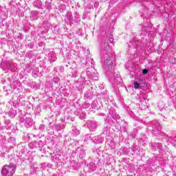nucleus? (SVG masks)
I'll list each match as a JSON object with an SVG mask.
<instances>
[{"mask_svg":"<svg viewBox=\"0 0 176 176\" xmlns=\"http://www.w3.org/2000/svg\"><path fill=\"white\" fill-rule=\"evenodd\" d=\"M111 52H112V48L108 40H106L103 44L100 45V63L102 67H107V69L105 72V75L107 76L109 81L113 87H115L116 85H120L123 80L119 74V72H114L112 69V60H111Z\"/></svg>","mask_w":176,"mask_h":176,"instance_id":"obj_1","label":"nucleus"},{"mask_svg":"<svg viewBox=\"0 0 176 176\" xmlns=\"http://www.w3.org/2000/svg\"><path fill=\"white\" fill-rule=\"evenodd\" d=\"M0 68H1L6 74L16 72L17 71V63H10L9 60H3L0 64Z\"/></svg>","mask_w":176,"mask_h":176,"instance_id":"obj_2","label":"nucleus"},{"mask_svg":"<svg viewBox=\"0 0 176 176\" xmlns=\"http://www.w3.org/2000/svg\"><path fill=\"white\" fill-rule=\"evenodd\" d=\"M151 126H148V130H151L153 135H156L162 131V126L157 120H153L151 122Z\"/></svg>","mask_w":176,"mask_h":176,"instance_id":"obj_3","label":"nucleus"},{"mask_svg":"<svg viewBox=\"0 0 176 176\" xmlns=\"http://www.w3.org/2000/svg\"><path fill=\"white\" fill-rule=\"evenodd\" d=\"M151 148L153 151H158L159 153H161L162 156H164V154L166 155L168 152V147L167 146L163 147L161 143H154L151 145Z\"/></svg>","mask_w":176,"mask_h":176,"instance_id":"obj_4","label":"nucleus"},{"mask_svg":"<svg viewBox=\"0 0 176 176\" xmlns=\"http://www.w3.org/2000/svg\"><path fill=\"white\" fill-rule=\"evenodd\" d=\"M86 76H88L89 78H92V79H94V80H98V76L91 73V72L89 70V69H87L86 72H82L81 73L80 77L82 78V79H85Z\"/></svg>","mask_w":176,"mask_h":176,"instance_id":"obj_5","label":"nucleus"},{"mask_svg":"<svg viewBox=\"0 0 176 176\" xmlns=\"http://www.w3.org/2000/svg\"><path fill=\"white\" fill-rule=\"evenodd\" d=\"M20 123H24V126L28 129V127H31L32 126V119L30 118H26L25 116L19 119Z\"/></svg>","mask_w":176,"mask_h":176,"instance_id":"obj_6","label":"nucleus"},{"mask_svg":"<svg viewBox=\"0 0 176 176\" xmlns=\"http://www.w3.org/2000/svg\"><path fill=\"white\" fill-rule=\"evenodd\" d=\"M152 27L153 25L151 23H147L146 25H143L142 28V32L140 34L141 36H142V35H148V34H150Z\"/></svg>","mask_w":176,"mask_h":176,"instance_id":"obj_7","label":"nucleus"},{"mask_svg":"<svg viewBox=\"0 0 176 176\" xmlns=\"http://www.w3.org/2000/svg\"><path fill=\"white\" fill-rule=\"evenodd\" d=\"M90 108L98 110V109L100 108V104H98V100H94L91 104L89 103H85V109H90Z\"/></svg>","mask_w":176,"mask_h":176,"instance_id":"obj_8","label":"nucleus"},{"mask_svg":"<svg viewBox=\"0 0 176 176\" xmlns=\"http://www.w3.org/2000/svg\"><path fill=\"white\" fill-rule=\"evenodd\" d=\"M11 89H13V90H16L18 93L20 92V90H21V82L19 81H12V82L10 84Z\"/></svg>","mask_w":176,"mask_h":176,"instance_id":"obj_9","label":"nucleus"},{"mask_svg":"<svg viewBox=\"0 0 176 176\" xmlns=\"http://www.w3.org/2000/svg\"><path fill=\"white\" fill-rule=\"evenodd\" d=\"M140 45H141V43L138 41V38H135L129 43L128 46L129 47H131V46H133L134 49H135L137 47H140Z\"/></svg>","mask_w":176,"mask_h":176,"instance_id":"obj_10","label":"nucleus"},{"mask_svg":"<svg viewBox=\"0 0 176 176\" xmlns=\"http://www.w3.org/2000/svg\"><path fill=\"white\" fill-rule=\"evenodd\" d=\"M87 126L90 131H94L97 129V122L96 121L89 120L87 122Z\"/></svg>","mask_w":176,"mask_h":176,"instance_id":"obj_11","label":"nucleus"},{"mask_svg":"<svg viewBox=\"0 0 176 176\" xmlns=\"http://www.w3.org/2000/svg\"><path fill=\"white\" fill-rule=\"evenodd\" d=\"M109 114L111 116V117L114 119V120H118V119H120V116H119V114L116 113V111H115V109L111 108Z\"/></svg>","mask_w":176,"mask_h":176,"instance_id":"obj_12","label":"nucleus"},{"mask_svg":"<svg viewBox=\"0 0 176 176\" xmlns=\"http://www.w3.org/2000/svg\"><path fill=\"white\" fill-rule=\"evenodd\" d=\"M92 141L94 144H102L104 142V138L101 135L92 137Z\"/></svg>","mask_w":176,"mask_h":176,"instance_id":"obj_13","label":"nucleus"},{"mask_svg":"<svg viewBox=\"0 0 176 176\" xmlns=\"http://www.w3.org/2000/svg\"><path fill=\"white\" fill-rule=\"evenodd\" d=\"M48 61H50V63H54L56 60H57V57L56 56V53L54 52L51 51L49 52L48 55Z\"/></svg>","mask_w":176,"mask_h":176,"instance_id":"obj_14","label":"nucleus"},{"mask_svg":"<svg viewBox=\"0 0 176 176\" xmlns=\"http://www.w3.org/2000/svg\"><path fill=\"white\" fill-rule=\"evenodd\" d=\"M72 134L74 137H76L80 134V131L76 127V124H74L72 127Z\"/></svg>","mask_w":176,"mask_h":176,"instance_id":"obj_15","label":"nucleus"},{"mask_svg":"<svg viewBox=\"0 0 176 176\" xmlns=\"http://www.w3.org/2000/svg\"><path fill=\"white\" fill-rule=\"evenodd\" d=\"M100 98H102V100H104L107 101V102H109V101L108 100L109 98V95L108 94L107 90H104L103 91L101 92Z\"/></svg>","mask_w":176,"mask_h":176,"instance_id":"obj_16","label":"nucleus"},{"mask_svg":"<svg viewBox=\"0 0 176 176\" xmlns=\"http://www.w3.org/2000/svg\"><path fill=\"white\" fill-rule=\"evenodd\" d=\"M41 28L43 29V32H47L50 30V23L49 22H44Z\"/></svg>","mask_w":176,"mask_h":176,"instance_id":"obj_17","label":"nucleus"},{"mask_svg":"<svg viewBox=\"0 0 176 176\" xmlns=\"http://www.w3.org/2000/svg\"><path fill=\"white\" fill-rule=\"evenodd\" d=\"M34 6L37 8V9H43V5H42V1H41V0L34 1Z\"/></svg>","mask_w":176,"mask_h":176,"instance_id":"obj_18","label":"nucleus"},{"mask_svg":"<svg viewBox=\"0 0 176 176\" xmlns=\"http://www.w3.org/2000/svg\"><path fill=\"white\" fill-rule=\"evenodd\" d=\"M31 20H38V11L33 10L30 12Z\"/></svg>","mask_w":176,"mask_h":176,"instance_id":"obj_19","label":"nucleus"},{"mask_svg":"<svg viewBox=\"0 0 176 176\" xmlns=\"http://www.w3.org/2000/svg\"><path fill=\"white\" fill-rule=\"evenodd\" d=\"M74 122H75V118L67 116L65 119V123H69L70 124H74Z\"/></svg>","mask_w":176,"mask_h":176,"instance_id":"obj_20","label":"nucleus"},{"mask_svg":"<svg viewBox=\"0 0 176 176\" xmlns=\"http://www.w3.org/2000/svg\"><path fill=\"white\" fill-rule=\"evenodd\" d=\"M90 171H96V168H97V164L94 162H91L89 164L87 165Z\"/></svg>","mask_w":176,"mask_h":176,"instance_id":"obj_21","label":"nucleus"},{"mask_svg":"<svg viewBox=\"0 0 176 176\" xmlns=\"http://www.w3.org/2000/svg\"><path fill=\"white\" fill-rule=\"evenodd\" d=\"M28 145L31 149H35V148H38V146H39V144H38V142H36V141L32 142L29 143Z\"/></svg>","mask_w":176,"mask_h":176,"instance_id":"obj_22","label":"nucleus"},{"mask_svg":"<svg viewBox=\"0 0 176 176\" xmlns=\"http://www.w3.org/2000/svg\"><path fill=\"white\" fill-rule=\"evenodd\" d=\"M32 76L34 78H38L39 76V69L38 67L33 69Z\"/></svg>","mask_w":176,"mask_h":176,"instance_id":"obj_23","label":"nucleus"},{"mask_svg":"<svg viewBox=\"0 0 176 176\" xmlns=\"http://www.w3.org/2000/svg\"><path fill=\"white\" fill-rule=\"evenodd\" d=\"M78 155H79L80 159H83V157H85V156H86V153H85V151L80 149Z\"/></svg>","mask_w":176,"mask_h":176,"instance_id":"obj_24","label":"nucleus"},{"mask_svg":"<svg viewBox=\"0 0 176 176\" xmlns=\"http://www.w3.org/2000/svg\"><path fill=\"white\" fill-rule=\"evenodd\" d=\"M138 2L142 3V6H144V8H146V5H148V3L149 1L147 0H138Z\"/></svg>","mask_w":176,"mask_h":176,"instance_id":"obj_25","label":"nucleus"},{"mask_svg":"<svg viewBox=\"0 0 176 176\" xmlns=\"http://www.w3.org/2000/svg\"><path fill=\"white\" fill-rule=\"evenodd\" d=\"M168 141H170V144L173 145V146H176V137L170 138Z\"/></svg>","mask_w":176,"mask_h":176,"instance_id":"obj_26","label":"nucleus"},{"mask_svg":"<svg viewBox=\"0 0 176 176\" xmlns=\"http://www.w3.org/2000/svg\"><path fill=\"white\" fill-rule=\"evenodd\" d=\"M45 8L47 10H52V3L45 1Z\"/></svg>","mask_w":176,"mask_h":176,"instance_id":"obj_27","label":"nucleus"},{"mask_svg":"<svg viewBox=\"0 0 176 176\" xmlns=\"http://www.w3.org/2000/svg\"><path fill=\"white\" fill-rule=\"evenodd\" d=\"M24 72H25V74H30V72H31V67H30V65H25V68L24 69Z\"/></svg>","mask_w":176,"mask_h":176,"instance_id":"obj_28","label":"nucleus"},{"mask_svg":"<svg viewBox=\"0 0 176 176\" xmlns=\"http://www.w3.org/2000/svg\"><path fill=\"white\" fill-rule=\"evenodd\" d=\"M92 138H93V136L91 135V134L90 135H87L85 138V142H87V141H90V140H92Z\"/></svg>","mask_w":176,"mask_h":176,"instance_id":"obj_29","label":"nucleus"},{"mask_svg":"<svg viewBox=\"0 0 176 176\" xmlns=\"http://www.w3.org/2000/svg\"><path fill=\"white\" fill-rule=\"evenodd\" d=\"M8 142H11L13 144H16V138H13V137L10 138L8 139Z\"/></svg>","mask_w":176,"mask_h":176,"instance_id":"obj_30","label":"nucleus"},{"mask_svg":"<svg viewBox=\"0 0 176 176\" xmlns=\"http://www.w3.org/2000/svg\"><path fill=\"white\" fill-rule=\"evenodd\" d=\"M141 105L142 109H146V108H148V106L146 105V102H142Z\"/></svg>","mask_w":176,"mask_h":176,"instance_id":"obj_31","label":"nucleus"},{"mask_svg":"<svg viewBox=\"0 0 176 176\" xmlns=\"http://www.w3.org/2000/svg\"><path fill=\"white\" fill-rule=\"evenodd\" d=\"M25 75H27V73H25V72L23 70L20 72L19 76H20L21 79H23V78L24 76H25Z\"/></svg>","mask_w":176,"mask_h":176,"instance_id":"obj_32","label":"nucleus"},{"mask_svg":"<svg viewBox=\"0 0 176 176\" xmlns=\"http://www.w3.org/2000/svg\"><path fill=\"white\" fill-rule=\"evenodd\" d=\"M85 98H87V100H89V99L91 98V93H90V92H87V93L85 94Z\"/></svg>","mask_w":176,"mask_h":176,"instance_id":"obj_33","label":"nucleus"},{"mask_svg":"<svg viewBox=\"0 0 176 176\" xmlns=\"http://www.w3.org/2000/svg\"><path fill=\"white\" fill-rule=\"evenodd\" d=\"M109 41L111 43H112V42H113V34H109Z\"/></svg>","mask_w":176,"mask_h":176,"instance_id":"obj_34","label":"nucleus"},{"mask_svg":"<svg viewBox=\"0 0 176 176\" xmlns=\"http://www.w3.org/2000/svg\"><path fill=\"white\" fill-rule=\"evenodd\" d=\"M9 115H10V116H11V118H14V116H16V111L12 110L9 112Z\"/></svg>","mask_w":176,"mask_h":176,"instance_id":"obj_35","label":"nucleus"},{"mask_svg":"<svg viewBox=\"0 0 176 176\" xmlns=\"http://www.w3.org/2000/svg\"><path fill=\"white\" fill-rule=\"evenodd\" d=\"M64 124H58L56 126L57 130L61 131L64 129Z\"/></svg>","mask_w":176,"mask_h":176,"instance_id":"obj_36","label":"nucleus"},{"mask_svg":"<svg viewBox=\"0 0 176 176\" xmlns=\"http://www.w3.org/2000/svg\"><path fill=\"white\" fill-rule=\"evenodd\" d=\"M133 87L134 89H140V83L138 82H133Z\"/></svg>","mask_w":176,"mask_h":176,"instance_id":"obj_37","label":"nucleus"},{"mask_svg":"<svg viewBox=\"0 0 176 176\" xmlns=\"http://www.w3.org/2000/svg\"><path fill=\"white\" fill-rule=\"evenodd\" d=\"M148 72H149V69H144L142 71V73L143 74V75H146V74H148Z\"/></svg>","mask_w":176,"mask_h":176,"instance_id":"obj_38","label":"nucleus"},{"mask_svg":"<svg viewBox=\"0 0 176 176\" xmlns=\"http://www.w3.org/2000/svg\"><path fill=\"white\" fill-rule=\"evenodd\" d=\"M102 134H104V135H107L108 134V128H104Z\"/></svg>","mask_w":176,"mask_h":176,"instance_id":"obj_39","label":"nucleus"},{"mask_svg":"<svg viewBox=\"0 0 176 176\" xmlns=\"http://www.w3.org/2000/svg\"><path fill=\"white\" fill-rule=\"evenodd\" d=\"M149 1L151 2L153 5H156L157 0H150Z\"/></svg>","mask_w":176,"mask_h":176,"instance_id":"obj_40","label":"nucleus"},{"mask_svg":"<svg viewBox=\"0 0 176 176\" xmlns=\"http://www.w3.org/2000/svg\"><path fill=\"white\" fill-rule=\"evenodd\" d=\"M28 46L30 47V49H32L34 47V43H30V45H28Z\"/></svg>","mask_w":176,"mask_h":176,"instance_id":"obj_41","label":"nucleus"},{"mask_svg":"<svg viewBox=\"0 0 176 176\" xmlns=\"http://www.w3.org/2000/svg\"><path fill=\"white\" fill-rule=\"evenodd\" d=\"M32 54H34V52H30L28 54V57H32Z\"/></svg>","mask_w":176,"mask_h":176,"instance_id":"obj_42","label":"nucleus"},{"mask_svg":"<svg viewBox=\"0 0 176 176\" xmlns=\"http://www.w3.org/2000/svg\"><path fill=\"white\" fill-rule=\"evenodd\" d=\"M6 124H9V123H10V120H7V121H6Z\"/></svg>","mask_w":176,"mask_h":176,"instance_id":"obj_43","label":"nucleus"},{"mask_svg":"<svg viewBox=\"0 0 176 176\" xmlns=\"http://www.w3.org/2000/svg\"><path fill=\"white\" fill-rule=\"evenodd\" d=\"M6 130H9V129H10V127H9V126H6Z\"/></svg>","mask_w":176,"mask_h":176,"instance_id":"obj_44","label":"nucleus"},{"mask_svg":"<svg viewBox=\"0 0 176 176\" xmlns=\"http://www.w3.org/2000/svg\"><path fill=\"white\" fill-rule=\"evenodd\" d=\"M146 140H147V138H146V137L145 136V137H144V141H145V142H146Z\"/></svg>","mask_w":176,"mask_h":176,"instance_id":"obj_45","label":"nucleus"},{"mask_svg":"<svg viewBox=\"0 0 176 176\" xmlns=\"http://www.w3.org/2000/svg\"><path fill=\"white\" fill-rule=\"evenodd\" d=\"M142 83H145V80H142Z\"/></svg>","mask_w":176,"mask_h":176,"instance_id":"obj_46","label":"nucleus"},{"mask_svg":"<svg viewBox=\"0 0 176 176\" xmlns=\"http://www.w3.org/2000/svg\"><path fill=\"white\" fill-rule=\"evenodd\" d=\"M1 25H3V24H2V23H0V27H1Z\"/></svg>","mask_w":176,"mask_h":176,"instance_id":"obj_47","label":"nucleus"},{"mask_svg":"<svg viewBox=\"0 0 176 176\" xmlns=\"http://www.w3.org/2000/svg\"><path fill=\"white\" fill-rule=\"evenodd\" d=\"M143 100H144V101H146V98H143Z\"/></svg>","mask_w":176,"mask_h":176,"instance_id":"obj_48","label":"nucleus"},{"mask_svg":"<svg viewBox=\"0 0 176 176\" xmlns=\"http://www.w3.org/2000/svg\"><path fill=\"white\" fill-rule=\"evenodd\" d=\"M141 141H142L144 139L142 138H140Z\"/></svg>","mask_w":176,"mask_h":176,"instance_id":"obj_49","label":"nucleus"},{"mask_svg":"<svg viewBox=\"0 0 176 176\" xmlns=\"http://www.w3.org/2000/svg\"><path fill=\"white\" fill-rule=\"evenodd\" d=\"M124 155H127V152H125V153H124Z\"/></svg>","mask_w":176,"mask_h":176,"instance_id":"obj_50","label":"nucleus"},{"mask_svg":"<svg viewBox=\"0 0 176 176\" xmlns=\"http://www.w3.org/2000/svg\"><path fill=\"white\" fill-rule=\"evenodd\" d=\"M55 83H58V82H57V81H55Z\"/></svg>","mask_w":176,"mask_h":176,"instance_id":"obj_51","label":"nucleus"},{"mask_svg":"<svg viewBox=\"0 0 176 176\" xmlns=\"http://www.w3.org/2000/svg\"><path fill=\"white\" fill-rule=\"evenodd\" d=\"M140 102H142V100H140Z\"/></svg>","mask_w":176,"mask_h":176,"instance_id":"obj_52","label":"nucleus"},{"mask_svg":"<svg viewBox=\"0 0 176 176\" xmlns=\"http://www.w3.org/2000/svg\"><path fill=\"white\" fill-rule=\"evenodd\" d=\"M56 68H54V71H56Z\"/></svg>","mask_w":176,"mask_h":176,"instance_id":"obj_53","label":"nucleus"},{"mask_svg":"<svg viewBox=\"0 0 176 176\" xmlns=\"http://www.w3.org/2000/svg\"><path fill=\"white\" fill-rule=\"evenodd\" d=\"M78 90H80V89H79V88H78Z\"/></svg>","mask_w":176,"mask_h":176,"instance_id":"obj_54","label":"nucleus"},{"mask_svg":"<svg viewBox=\"0 0 176 176\" xmlns=\"http://www.w3.org/2000/svg\"><path fill=\"white\" fill-rule=\"evenodd\" d=\"M144 135V137H145V135Z\"/></svg>","mask_w":176,"mask_h":176,"instance_id":"obj_55","label":"nucleus"}]
</instances>
